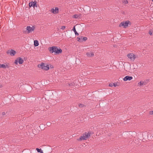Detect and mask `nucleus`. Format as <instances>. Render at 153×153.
Returning <instances> with one entry per match:
<instances>
[{"label": "nucleus", "instance_id": "obj_31", "mask_svg": "<svg viewBox=\"0 0 153 153\" xmlns=\"http://www.w3.org/2000/svg\"><path fill=\"white\" fill-rule=\"evenodd\" d=\"M47 125L48 126H49L50 125V123H47Z\"/></svg>", "mask_w": 153, "mask_h": 153}, {"label": "nucleus", "instance_id": "obj_25", "mask_svg": "<svg viewBox=\"0 0 153 153\" xmlns=\"http://www.w3.org/2000/svg\"><path fill=\"white\" fill-rule=\"evenodd\" d=\"M87 39V38L86 37H82V39H83L84 41H86Z\"/></svg>", "mask_w": 153, "mask_h": 153}, {"label": "nucleus", "instance_id": "obj_10", "mask_svg": "<svg viewBox=\"0 0 153 153\" xmlns=\"http://www.w3.org/2000/svg\"><path fill=\"white\" fill-rule=\"evenodd\" d=\"M7 53H10V55L11 56H14L16 54V51L13 50H11L9 52L7 51Z\"/></svg>", "mask_w": 153, "mask_h": 153}, {"label": "nucleus", "instance_id": "obj_13", "mask_svg": "<svg viewBox=\"0 0 153 153\" xmlns=\"http://www.w3.org/2000/svg\"><path fill=\"white\" fill-rule=\"evenodd\" d=\"M9 68V66L7 64H0V68Z\"/></svg>", "mask_w": 153, "mask_h": 153}, {"label": "nucleus", "instance_id": "obj_33", "mask_svg": "<svg viewBox=\"0 0 153 153\" xmlns=\"http://www.w3.org/2000/svg\"><path fill=\"white\" fill-rule=\"evenodd\" d=\"M152 34L153 33V30L152 31Z\"/></svg>", "mask_w": 153, "mask_h": 153}, {"label": "nucleus", "instance_id": "obj_34", "mask_svg": "<svg viewBox=\"0 0 153 153\" xmlns=\"http://www.w3.org/2000/svg\"><path fill=\"white\" fill-rule=\"evenodd\" d=\"M153 1V0H152Z\"/></svg>", "mask_w": 153, "mask_h": 153}, {"label": "nucleus", "instance_id": "obj_12", "mask_svg": "<svg viewBox=\"0 0 153 153\" xmlns=\"http://www.w3.org/2000/svg\"><path fill=\"white\" fill-rule=\"evenodd\" d=\"M86 55L88 56L92 57L94 56V54L93 52H89L87 53Z\"/></svg>", "mask_w": 153, "mask_h": 153}, {"label": "nucleus", "instance_id": "obj_26", "mask_svg": "<svg viewBox=\"0 0 153 153\" xmlns=\"http://www.w3.org/2000/svg\"><path fill=\"white\" fill-rule=\"evenodd\" d=\"M18 62V61L17 60V58L15 60L14 63L15 64L17 65Z\"/></svg>", "mask_w": 153, "mask_h": 153}, {"label": "nucleus", "instance_id": "obj_8", "mask_svg": "<svg viewBox=\"0 0 153 153\" xmlns=\"http://www.w3.org/2000/svg\"><path fill=\"white\" fill-rule=\"evenodd\" d=\"M51 12L54 14H56L59 13V9L57 7H55V9L53 8L51 9Z\"/></svg>", "mask_w": 153, "mask_h": 153}, {"label": "nucleus", "instance_id": "obj_18", "mask_svg": "<svg viewBox=\"0 0 153 153\" xmlns=\"http://www.w3.org/2000/svg\"><path fill=\"white\" fill-rule=\"evenodd\" d=\"M36 150L37 151V152H38L41 153H43V152L42 150L41 149H39V148H36Z\"/></svg>", "mask_w": 153, "mask_h": 153}, {"label": "nucleus", "instance_id": "obj_16", "mask_svg": "<svg viewBox=\"0 0 153 153\" xmlns=\"http://www.w3.org/2000/svg\"><path fill=\"white\" fill-rule=\"evenodd\" d=\"M34 45L36 47L38 46L39 45L38 41L37 40H34Z\"/></svg>", "mask_w": 153, "mask_h": 153}, {"label": "nucleus", "instance_id": "obj_14", "mask_svg": "<svg viewBox=\"0 0 153 153\" xmlns=\"http://www.w3.org/2000/svg\"><path fill=\"white\" fill-rule=\"evenodd\" d=\"M109 86L110 87H112L113 86H114V87H116V86H118V85L117 83H110L109 85Z\"/></svg>", "mask_w": 153, "mask_h": 153}, {"label": "nucleus", "instance_id": "obj_4", "mask_svg": "<svg viewBox=\"0 0 153 153\" xmlns=\"http://www.w3.org/2000/svg\"><path fill=\"white\" fill-rule=\"evenodd\" d=\"M56 50H57V47L56 46H53L48 48V50L51 53H54L56 54Z\"/></svg>", "mask_w": 153, "mask_h": 153}, {"label": "nucleus", "instance_id": "obj_6", "mask_svg": "<svg viewBox=\"0 0 153 153\" xmlns=\"http://www.w3.org/2000/svg\"><path fill=\"white\" fill-rule=\"evenodd\" d=\"M29 6L30 7H33L34 8L35 7H37L36 1H34L30 2L29 3Z\"/></svg>", "mask_w": 153, "mask_h": 153}, {"label": "nucleus", "instance_id": "obj_17", "mask_svg": "<svg viewBox=\"0 0 153 153\" xmlns=\"http://www.w3.org/2000/svg\"><path fill=\"white\" fill-rule=\"evenodd\" d=\"M72 30L74 32L75 34L76 35H78L79 34L77 33V31H76V29L75 28V26H74L73 27Z\"/></svg>", "mask_w": 153, "mask_h": 153}, {"label": "nucleus", "instance_id": "obj_28", "mask_svg": "<svg viewBox=\"0 0 153 153\" xmlns=\"http://www.w3.org/2000/svg\"><path fill=\"white\" fill-rule=\"evenodd\" d=\"M149 113L150 115L153 114V110L150 111Z\"/></svg>", "mask_w": 153, "mask_h": 153}, {"label": "nucleus", "instance_id": "obj_22", "mask_svg": "<svg viewBox=\"0 0 153 153\" xmlns=\"http://www.w3.org/2000/svg\"><path fill=\"white\" fill-rule=\"evenodd\" d=\"M79 17V15L77 14H75L73 16V17L75 19H77Z\"/></svg>", "mask_w": 153, "mask_h": 153}, {"label": "nucleus", "instance_id": "obj_2", "mask_svg": "<svg viewBox=\"0 0 153 153\" xmlns=\"http://www.w3.org/2000/svg\"><path fill=\"white\" fill-rule=\"evenodd\" d=\"M91 133L90 132L88 133L85 132L82 136H80L79 139H77L78 140H86L91 135Z\"/></svg>", "mask_w": 153, "mask_h": 153}, {"label": "nucleus", "instance_id": "obj_3", "mask_svg": "<svg viewBox=\"0 0 153 153\" xmlns=\"http://www.w3.org/2000/svg\"><path fill=\"white\" fill-rule=\"evenodd\" d=\"M38 66L39 68L45 70H48L49 69V66L48 65H45L43 63H42L41 64L39 65Z\"/></svg>", "mask_w": 153, "mask_h": 153}, {"label": "nucleus", "instance_id": "obj_11", "mask_svg": "<svg viewBox=\"0 0 153 153\" xmlns=\"http://www.w3.org/2000/svg\"><path fill=\"white\" fill-rule=\"evenodd\" d=\"M17 59L19 64H21L24 62L23 60L21 57H18L17 58Z\"/></svg>", "mask_w": 153, "mask_h": 153}, {"label": "nucleus", "instance_id": "obj_30", "mask_svg": "<svg viewBox=\"0 0 153 153\" xmlns=\"http://www.w3.org/2000/svg\"><path fill=\"white\" fill-rule=\"evenodd\" d=\"M5 115V112H3L2 113V115L4 116V115ZM1 114H0V117H1Z\"/></svg>", "mask_w": 153, "mask_h": 153}, {"label": "nucleus", "instance_id": "obj_21", "mask_svg": "<svg viewBox=\"0 0 153 153\" xmlns=\"http://www.w3.org/2000/svg\"><path fill=\"white\" fill-rule=\"evenodd\" d=\"M123 2L125 4H126L128 3V1L127 0H123Z\"/></svg>", "mask_w": 153, "mask_h": 153}, {"label": "nucleus", "instance_id": "obj_24", "mask_svg": "<svg viewBox=\"0 0 153 153\" xmlns=\"http://www.w3.org/2000/svg\"><path fill=\"white\" fill-rule=\"evenodd\" d=\"M74 83H71L68 84V85L69 86H73L74 85Z\"/></svg>", "mask_w": 153, "mask_h": 153}, {"label": "nucleus", "instance_id": "obj_32", "mask_svg": "<svg viewBox=\"0 0 153 153\" xmlns=\"http://www.w3.org/2000/svg\"><path fill=\"white\" fill-rule=\"evenodd\" d=\"M21 128H20H20H22V126H21Z\"/></svg>", "mask_w": 153, "mask_h": 153}, {"label": "nucleus", "instance_id": "obj_19", "mask_svg": "<svg viewBox=\"0 0 153 153\" xmlns=\"http://www.w3.org/2000/svg\"><path fill=\"white\" fill-rule=\"evenodd\" d=\"M77 41L79 42H81L82 41V37L81 39L80 38H77Z\"/></svg>", "mask_w": 153, "mask_h": 153}, {"label": "nucleus", "instance_id": "obj_9", "mask_svg": "<svg viewBox=\"0 0 153 153\" xmlns=\"http://www.w3.org/2000/svg\"><path fill=\"white\" fill-rule=\"evenodd\" d=\"M133 79L132 77L129 76H126L123 78V80L124 81H126L127 80L130 81Z\"/></svg>", "mask_w": 153, "mask_h": 153}, {"label": "nucleus", "instance_id": "obj_23", "mask_svg": "<svg viewBox=\"0 0 153 153\" xmlns=\"http://www.w3.org/2000/svg\"><path fill=\"white\" fill-rule=\"evenodd\" d=\"M79 106L80 108H83L85 106L83 104H80L79 105Z\"/></svg>", "mask_w": 153, "mask_h": 153}, {"label": "nucleus", "instance_id": "obj_1", "mask_svg": "<svg viewBox=\"0 0 153 153\" xmlns=\"http://www.w3.org/2000/svg\"><path fill=\"white\" fill-rule=\"evenodd\" d=\"M35 28V27L33 26L32 27L28 26L25 30H24L23 32L25 34H27L30 33L34 30Z\"/></svg>", "mask_w": 153, "mask_h": 153}, {"label": "nucleus", "instance_id": "obj_7", "mask_svg": "<svg viewBox=\"0 0 153 153\" xmlns=\"http://www.w3.org/2000/svg\"><path fill=\"white\" fill-rule=\"evenodd\" d=\"M129 22V21H128L125 22H121L119 25L120 27L123 26L124 27L126 28L128 25V24Z\"/></svg>", "mask_w": 153, "mask_h": 153}, {"label": "nucleus", "instance_id": "obj_15", "mask_svg": "<svg viewBox=\"0 0 153 153\" xmlns=\"http://www.w3.org/2000/svg\"><path fill=\"white\" fill-rule=\"evenodd\" d=\"M62 52V50L60 48H59V49H58L57 47V50H56V54H58L60 53H61Z\"/></svg>", "mask_w": 153, "mask_h": 153}, {"label": "nucleus", "instance_id": "obj_20", "mask_svg": "<svg viewBox=\"0 0 153 153\" xmlns=\"http://www.w3.org/2000/svg\"><path fill=\"white\" fill-rule=\"evenodd\" d=\"M144 84V82H140L138 83V85L139 86H141Z\"/></svg>", "mask_w": 153, "mask_h": 153}, {"label": "nucleus", "instance_id": "obj_27", "mask_svg": "<svg viewBox=\"0 0 153 153\" xmlns=\"http://www.w3.org/2000/svg\"><path fill=\"white\" fill-rule=\"evenodd\" d=\"M149 33L150 36H152V31L151 30H149Z\"/></svg>", "mask_w": 153, "mask_h": 153}, {"label": "nucleus", "instance_id": "obj_5", "mask_svg": "<svg viewBox=\"0 0 153 153\" xmlns=\"http://www.w3.org/2000/svg\"><path fill=\"white\" fill-rule=\"evenodd\" d=\"M127 56L131 61H134L136 58L135 56L133 53H128Z\"/></svg>", "mask_w": 153, "mask_h": 153}, {"label": "nucleus", "instance_id": "obj_29", "mask_svg": "<svg viewBox=\"0 0 153 153\" xmlns=\"http://www.w3.org/2000/svg\"><path fill=\"white\" fill-rule=\"evenodd\" d=\"M65 26H63L61 27V29L62 30H64V29H65Z\"/></svg>", "mask_w": 153, "mask_h": 153}]
</instances>
